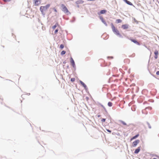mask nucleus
<instances>
[{"mask_svg": "<svg viewBox=\"0 0 159 159\" xmlns=\"http://www.w3.org/2000/svg\"><path fill=\"white\" fill-rule=\"evenodd\" d=\"M50 5L49 4H48L45 6H41L40 8V10L43 14H45V12L50 7Z\"/></svg>", "mask_w": 159, "mask_h": 159, "instance_id": "f257e3e1", "label": "nucleus"}, {"mask_svg": "<svg viewBox=\"0 0 159 159\" xmlns=\"http://www.w3.org/2000/svg\"><path fill=\"white\" fill-rule=\"evenodd\" d=\"M111 27L112 30V31L113 32L116 34L117 35H119L120 36H121V34H120V33H119V31L114 26V25L113 23H111Z\"/></svg>", "mask_w": 159, "mask_h": 159, "instance_id": "f03ea898", "label": "nucleus"}, {"mask_svg": "<svg viewBox=\"0 0 159 159\" xmlns=\"http://www.w3.org/2000/svg\"><path fill=\"white\" fill-rule=\"evenodd\" d=\"M61 7L62 9V11L65 13L67 15H69L70 14V13L69 11L66 6L63 4L61 5Z\"/></svg>", "mask_w": 159, "mask_h": 159, "instance_id": "7ed1b4c3", "label": "nucleus"}, {"mask_svg": "<svg viewBox=\"0 0 159 159\" xmlns=\"http://www.w3.org/2000/svg\"><path fill=\"white\" fill-rule=\"evenodd\" d=\"M35 6H39L41 3V0H33Z\"/></svg>", "mask_w": 159, "mask_h": 159, "instance_id": "20e7f679", "label": "nucleus"}, {"mask_svg": "<svg viewBox=\"0 0 159 159\" xmlns=\"http://www.w3.org/2000/svg\"><path fill=\"white\" fill-rule=\"evenodd\" d=\"M139 140H136L133 143L132 145L133 147H135L139 142Z\"/></svg>", "mask_w": 159, "mask_h": 159, "instance_id": "39448f33", "label": "nucleus"}, {"mask_svg": "<svg viewBox=\"0 0 159 159\" xmlns=\"http://www.w3.org/2000/svg\"><path fill=\"white\" fill-rule=\"evenodd\" d=\"M70 62L71 63V65L73 67H75V62L72 58V57H71L70 58Z\"/></svg>", "mask_w": 159, "mask_h": 159, "instance_id": "423d86ee", "label": "nucleus"}, {"mask_svg": "<svg viewBox=\"0 0 159 159\" xmlns=\"http://www.w3.org/2000/svg\"><path fill=\"white\" fill-rule=\"evenodd\" d=\"M130 40L133 43L139 45H140L139 43L136 40L130 39Z\"/></svg>", "mask_w": 159, "mask_h": 159, "instance_id": "0eeeda50", "label": "nucleus"}, {"mask_svg": "<svg viewBox=\"0 0 159 159\" xmlns=\"http://www.w3.org/2000/svg\"><path fill=\"white\" fill-rule=\"evenodd\" d=\"M155 56L154 58L155 59H157L158 58V51L157 50H156L154 52Z\"/></svg>", "mask_w": 159, "mask_h": 159, "instance_id": "6e6552de", "label": "nucleus"}, {"mask_svg": "<svg viewBox=\"0 0 159 159\" xmlns=\"http://www.w3.org/2000/svg\"><path fill=\"white\" fill-rule=\"evenodd\" d=\"M121 27L123 29H126L128 28V25L127 24L123 25H122Z\"/></svg>", "mask_w": 159, "mask_h": 159, "instance_id": "1a4fd4ad", "label": "nucleus"}, {"mask_svg": "<svg viewBox=\"0 0 159 159\" xmlns=\"http://www.w3.org/2000/svg\"><path fill=\"white\" fill-rule=\"evenodd\" d=\"M100 18L102 21V22L105 24L106 26H107V24L106 22V21L104 20L102 16H100Z\"/></svg>", "mask_w": 159, "mask_h": 159, "instance_id": "9d476101", "label": "nucleus"}, {"mask_svg": "<svg viewBox=\"0 0 159 159\" xmlns=\"http://www.w3.org/2000/svg\"><path fill=\"white\" fill-rule=\"evenodd\" d=\"M125 2L127 3L128 4L130 5H133L132 3L130 2L129 1L127 0H123Z\"/></svg>", "mask_w": 159, "mask_h": 159, "instance_id": "9b49d317", "label": "nucleus"}, {"mask_svg": "<svg viewBox=\"0 0 159 159\" xmlns=\"http://www.w3.org/2000/svg\"><path fill=\"white\" fill-rule=\"evenodd\" d=\"M140 151V147L138 148L135 151L134 153L136 154L138 153Z\"/></svg>", "mask_w": 159, "mask_h": 159, "instance_id": "f8f14e48", "label": "nucleus"}, {"mask_svg": "<svg viewBox=\"0 0 159 159\" xmlns=\"http://www.w3.org/2000/svg\"><path fill=\"white\" fill-rule=\"evenodd\" d=\"M139 136V134H137L136 135H135V136H134L133 137H132V138L130 140L132 141L133 139H134L136 138H137Z\"/></svg>", "mask_w": 159, "mask_h": 159, "instance_id": "ddd939ff", "label": "nucleus"}, {"mask_svg": "<svg viewBox=\"0 0 159 159\" xmlns=\"http://www.w3.org/2000/svg\"><path fill=\"white\" fill-rule=\"evenodd\" d=\"M80 83L85 88L86 87V85L85 84L81 81H80Z\"/></svg>", "mask_w": 159, "mask_h": 159, "instance_id": "4468645a", "label": "nucleus"}, {"mask_svg": "<svg viewBox=\"0 0 159 159\" xmlns=\"http://www.w3.org/2000/svg\"><path fill=\"white\" fill-rule=\"evenodd\" d=\"M122 21V20L120 19H117L116 20V23H121Z\"/></svg>", "mask_w": 159, "mask_h": 159, "instance_id": "2eb2a0df", "label": "nucleus"}, {"mask_svg": "<svg viewBox=\"0 0 159 159\" xmlns=\"http://www.w3.org/2000/svg\"><path fill=\"white\" fill-rule=\"evenodd\" d=\"M58 24H56L55 25H54V26H53L52 27V29H53V30H54L56 28L57 26V25H58Z\"/></svg>", "mask_w": 159, "mask_h": 159, "instance_id": "dca6fc26", "label": "nucleus"}, {"mask_svg": "<svg viewBox=\"0 0 159 159\" xmlns=\"http://www.w3.org/2000/svg\"><path fill=\"white\" fill-rule=\"evenodd\" d=\"M106 11L105 10H102L100 11V13L101 14H104L106 13Z\"/></svg>", "mask_w": 159, "mask_h": 159, "instance_id": "f3484780", "label": "nucleus"}, {"mask_svg": "<svg viewBox=\"0 0 159 159\" xmlns=\"http://www.w3.org/2000/svg\"><path fill=\"white\" fill-rule=\"evenodd\" d=\"M108 105L110 107H111L112 105V103L111 102H109L108 103Z\"/></svg>", "mask_w": 159, "mask_h": 159, "instance_id": "a211bd4d", "label": "nucleus"}, {"mask_svg": "<svg viewBox=\"0 0 159 159\" xmlns=\"http://www.w3.org/2000/svg\"><path fill=\"white\" fill-rule=\"evenodd\" d=\"M120 122L124 125H126V124L124 121L121 120Z\"/></svg>", "mask_w": 159, "mask_h": 159, "instance_id": "6ab92c4d", "label": "nucleus"}, {"mask_svg": "<svg viewBox=\"0 0 159 159\" xmlns=\"http://www.w3.org/2000/svg\"><path fill=\"white\" fill-rule=\"evenodd\" d=\"M66 52L65 51L63 50L61 52V55H63L66 53Z\"/></svg>", "mask_w": 159, "mask_h": 159, "instance_id": "aec40b11", "label": "nucleus"}, {"mask_svg": "<svg viewBox=\"0 0 159 159\" xmlns=\"http://www.w3.org/2000/svg\"><path fill=\"white\" fill-rule=\"evenodd\" d=\"M64 47L63 44H61L60 46V48L61 49H62Z\"/></svg>", "mask_w": 159, "mask_h": 159, "instance_id": "412c9836", "label": "nucleus"}, {"mask_svg": "<svg viewBox=\"0 0 159 159\" xmlns=\"http://www.w3.org/2000/svg\"><path fill=\"white\" fill-rule=\"evenodd\" d=\"M58 31V29H57L54 31V34H56Z\"/></svg>", "mask_w": 159, "mask_h": 159, "instance_id": "4be33fe9", "label": "nucleus"}, {"mask_svg": "<svg viewBox=\"0 0 159 159\" xmlns=\"http://www.w3.org/2000/svg\"><path fill=\"white\" fill-rule=\"evenodd\" d=\"M75 78H72L70 80L72 82H74L75 80Z\"/></svg>", "mask_w": 159, "mask_h": 159, "instance_id": "5701e85b", "label": "nucleus"}, {"mask_svg": "<svg viewBox=\"0 0 159 159\" xmlns=\"http://www.w3.org/2000/svg\"><path fill=\"white\" fill-rule=\"evenodd\" d=\"M12 81L10 80H7V83H12Z\"/></svg>", "mask_w": 159, "mask_h": 159, "instance_id": "b1692460", "label": "nucleus"}, {"mask_svg": "<svg viewBox=\"0 0 159 159\" xmlns=\"http://www.w3.org/2000/svg\"><path fill=\"white\" fill-rule=\"evenodd\" d=\"M5 2H9L11 1V0H3Z\"/></svg>", "mask_w": 159, "mask_h": 159, "instance_id": "393cba45", "label": "nucleus"}, {"mask_svg": "<svg viewBox=\"0 0 159 159\" xmlns=\"http://www.w3.org/2000/svg\"><path fill=\"white\" fill-rule=\"evenodd\" d=\"M106 119H105L103 118L101 120V121L102 122H104L105 121Z\"/></svg>", "mask_w": 159, "mask_h": 159, "instance_id": "a878e982", "label": "nucleus"}, {"mask_svg": "<svg viewBox=\"0 0 159 159\" xmlns=\"http://www.w3.org/2000/svg\"><path fill=\"white\" fill-rule=\"evenodd\" d=\"M53 9L55 12H57V11L56 9L55 8H53Z\"/></svg>", "mask_w": 159, "mask_h": 159, "instance_id": "bb28decb", "label": "nucleus"}, {"mask_svg": "<svg viewBox=\"0 0 159 159\" xmlns=\"http://www.w3.org/2000/svg\"><path fill=\"white\" fill-rule=\"evenodd\" d=\"M106 130H107V132H109V133H111V131L110 130H109V129H107Z\"/></svg>", "mask_w": 159, "mask_h": 159, "instance_id": "cd10ccee", "label": "nucleus"}, {"mask_svg": "<svg viewBox=\"0 0 159 159\" xmlns=\"http://www.w3.org/2000/svg\"><path fill=\"white\" fill-rule=\"evenodd\" d=\"M148 127L149 128H151V126L150 125V124H149V123H148Z\"/></svg>", "mask_w": 159, "mask_h": 159, "instance_id": "c85d7f7f", "label": "nucleus"}, {"mask_svg": "<svg viewBox=\"0 0 159 159\" xmlns=\"http://www.w3.org/2000/svg\"><path fill=\"white\" fill-rule=\"evenodd\" d=\"M156 74L157 75H159V71H157V72Z\"/></svg>", "mask_w": 159, "mask_h": 159, "instance_id": "c756f323", "label": "nucleus"}, {"mask_svg": "<svg viewBox=\"0 0 159 159\" xmlns=\"http://www.w3.org/2000/svg\"><path fill=\"white\" fill-rule=\"evenodd\" d=\"M100 116V115H98V117H99Z\"/></svg>", "mask_w": 159, "mask_h": 159, "instance_id": "7c9ffc66", "label": "nucleus"}, {"mask_svg": "<svg viewBox=\"0 0 159 159\" xmlns=\"http://www.w3.org/2000/svg\"><path fill=\"white\" fill-rule=\"evenodd\" d=\"M153 159H157V158H153Z\"/></svg>", "mask_w": 159, "mask_h": 159, "instance_id": "2f4dec72", "label": "nucleus"}, {"mask_svg": "<svg viewBox=\"0 0 159 159\" xmlns=\"http://www.w3.org/2000/svg\"><path fill=\"white\" fill-rule=\"evenodd\" d=\"M153 1H155V0H153Z\"/></svg>", "mask_w": 159, "mask_h": 159, "instance_id": "473e14b6", "label": "nucleus"}]
</instances>
